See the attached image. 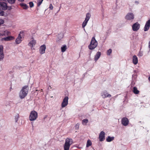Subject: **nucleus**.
<instances>
[{"mask_svg":"<svg viewBox=\"0 0 150 150\" xmlns=\"http://www.w3.org/2000/svg\"><path fill=\"white\" fill-rule=\"evenodd\" d=\"M29 87L28 86L26 85L23 87L19 93V97L21 99L24 98L27 95Z\"/></svg>","mask_w":150,"mask_h":150,"instance_id":"1","label":"nucleus"},{"mask_svg":"<svg viewBox=\"0 0 150 150\" xmlns=\"http://www.w3.org/2000/svg\"><path fill=\"white\" fill-rule=\"evenodd\" d=\"M98 42L95 37H94L92 38L90 44L88 46V48L90 50H92L96 48Z\"/></svg>","mask_w":150,"mask_h":150,"instance_id":"2","label":"nucleus"},{"mask_svg":"<svg viewBox=\"0 0 150 150\" xmlns=\"http://www.w3.org/2000/svg\"><path fill=\"white\" fill-rule=\"evenodd\" d=\"M72 140L71 139L67 138L65 140L64 145V150H69L70 146L72 144Z\"/></svg>","mask_w":150,"mask_h":150,"instance_id":"3","label":"nucleus"},{"mask_svg":"<svg viewBox=\"0 0 150 150\" xmlns=\"http://www.w3.org/2000/svg\"><path fill=\"white\" fill-rule=\"evenodd\" d=\"M38 117V113L35 110L32 111L30 112L29 119L30 121H34L36 120Z\"/></svg>","mask_w":150,"mask_h":150,"instance_id":"4","label":"nucleus"},{"mask_svg":"<svg viewBox=\"0 0 150 150\" xmlns=\"http://www.w3.org/2000/svg\"><path fill=\"white\" fill-rule=\"evenodd\" d=\"M68 97L66 96L63 100L61 104V107L62 108H64L68 104Z\"/></svg>","mask_w":150,"mask_h":150,"instance_id":"5","label":"nucleus"},{"mask_svg":"<svg viewBox=\"0 0 150 150\" xmlns=\"http://www.w3.org/2000/svg\"><path fill=\"white\" fill-rule=\"evenodd\" d=\"M7 5L6 3L4 2H0V10H6L7 8Z\"/></svg>","mask_w":150,"mask_h":150,"instance_id":"6","label":"nucleus"},{"mask_svg":"<svg viewBox=\"0 0 150 150\" xmlns=\"http://www.w3.org/2000/svg\"><path fill=\"white\" fill-rule=\"evenodd\" d=\"M122 125L124 126L127 125L129 123V120L126 117H123L121 120Z\"/></svg>","mask_w":150,"mask_h":150,"instance_id":"7","label":"nucleus"},{"mask_svg":"<svg viewBox=\"0 0 150 150\" xmlns=\"http://www.w3.org/2000/svg\"><path fill=\"white\" fill-rule=\"evenodd\" d=\"M105 134L104 131H102L100 132L99 137V139L100 141L102 142L105 140Z\"/></svg>","mask_w":150,"mask_h":150,"instance_id":"8","label":"nucleus"},{"mask_svg":"<svg viewBox=\"0 0 150 150\" xmlns=\"http://www.w3.org/2000/svg\"><path fill=\"white\" fill-rule=\"evenodd\" d=\"M46 49V46L45 45H43L41 46L39 48V52L40 54H42L45 53Z\"/></svg>","mask_w":150,"mask_h":150,"instance_id":"9","label":"nucleus"},{"mask_svg":"<svg viewBox=\"0 0 150 150\" xmlns=\"http://www.w3.org/2000/svg\"><path fill=\"white\" fill-rule=\"evenodd\" d=\"M140 24L137 22L133 24L132 26V29L134 31L138 30L140 28Z\"/></svg>","mask_w":150,"mask_h":150,"instance_id":"10","label":"nucleus"},{"mask_svg":"<svg viewBox=\"0 0 150 150\" xmlns=\"http://www.w3.org/2000/svg\"><path fill=\"white\" fill-rule=\"evenodd\" d=\"M125 18L128 20H132L134 18V16L133 13H129L126 15Z\"/></svg>","mask_w":150,"mask_h":150,"instance_id":"11","label":"nucleus"},{"mask_svg":"<svg viewBox=\"0 0 150 150\" xmlns=\"http://www.w3.org/2000/svg\"><path fill=\"white\" fill-rule=\"evenodd\" d=\"M150 27V19L146 21L145 25L144 30L145 31H147Z\"/></svg>","mask_w":150,"mask_h":150,"instance_id":"12","label":"nucleus"},{"mask_svg":"<svg viewBox=\"0 0 150 150\" xmlns=\"http://www.w3.org/2000/svg\"><path fill=\"white\" fill-rule=\"evenodd\" d=\"M3 54V46H0V60H2L4 57Z\"/></svg>","mask_w":150,"mask_h":150,"instance_id":"13","label":"nucleus"},{"mask_svg":"<svg viewBox=\"0 0 150 150\" xmlns=\"http://www.w3.org/2000/svg\"><path fill=\"white\" fill-rule=\"evenodd\" d=\"M101 96L104 98L107 97H110L111 96V95L107 93L106 91L104 92L102 94Z\"/></svg>","mask_w":150,"mask_h":150,"instance_id":"14","label":"nucleus"},{"mask_svg":"<svg viewBox=\"0 0 150 150\" xmlns=\"http://www.w3.org/2000/svg\"><path fill=\"white\" fill-rule=\"evenodd\" d=\"M21 38L22 37L21 36L20 34H19L16 40V42L17 44H19L22 41L21 40Z\"/></svg>","mask_w":150,"mask_h":150,"instance_id":"15","label":"nucleus"},{"mask_svg":"<svg viewBox=\"0 0 150 150\" xmlns=\"http://www.w3.org/2000/svg\"><path fill=\"white\" fill-rule=\"evenodd\" d=\"M132 62L134 64H137L138 62V58L136 55H134L133 56Z\"/></svg>","mask_w":150,"mask_h":150,"instance_id":"16","label":"nucleus"},{"mask_svg":"<svg viewBox=\"0 0 150 150\" xmlns=\"http://www.w3.org/2000/svg\"><path fill=\"white\" fill-rule=\"evenodd\" d=\"M101 55V53L100 52H98L94 57V60L96 62L100 58Z\"/></svg>","mask_w":150,"mask_h":150,"instance_id":"17","label":"nucleus"},{"mask_svg":"<svg viewBox=\"0 0 150 150\" xmlns=\"http://www.w3.org/2000/svg\"><path fill=\"white\" fill-rule=\"evenodd\" d=\"M36 41L35 40L33 39L30 41L28 44V45L32 47H33L36 44Z\"/></svg>","mask_w":150,"mask_h":150,"instance_id":"18","label":"nucleus"},{"mask_svg":"<svg viewBox=\"0 0 150 150\" xmlns=\"http://www.w3.org/2000/svg\"><path fill=\"white\" fill-rule=\"evenodd\" d=\"M14 38L12 36H9L6 37L4 39L5 41H9L14 39Z\"/></svg>","mask_w":150,"mask_h":150,"instance_id":"19","label":"nucleus"},{"mask_svg":"<svg viewBox=\"0 0 150 150\" xmlns=\"http://www.w3.org/2000/svg\"><path fill=\"white\" fill-rule=\"evenodd\" d=\"M20 5L23 9H26L28 8V6L26 4L21 3L20 4Z\"/></svg>","mask_w":150,"mask_h":150,"instance_id":"20","label":"nucleus"},{"mask_svg":"<svg viewBox=\"0 0 150 150\" xmlns=\"http://www.w3.org/2000/svg\"><path fill=\"white\" fill-rule=\"evenodd\" d=\"M133 92L136 94H138L139 93V91L137 90V88L136 87H133Z\"/></svg>","mask_w":150,"mask_h":150,"instance_id":"21","label":"nucleus"},{"mask_svg":"<svg viewBox=\"0 0 150 150\" xmlns=\"http://www.w3.org/2000/svg\"><path fill=\"white\" fill-rule=\"evenodd\" d=\"M114 139V137H110L109 136H108V137L106 138V141L107 142H110L111 141L113 140Z\"/></svg>","mask_w":150,"mask_h":150,"instance_id":"22","label":"nucleus"},{"mask_svg":"<svg viewBox=\"0 0 150 150\" xmlns=\"http://www.w3.org/2000/svg\"><path fill=\"white\" fill-rule=\"evenodd\" d=\"M91 17V14L89 13H86V18L85 20L88 21Z\"/></svg>","mask_w":150,"mask_h":150,"instance_id":"23","label":"nucleus"},{"mask_svg":"<svg viewBox=\"0 0 150 150\" xmlns=\"http://www.w3.org/2000/svg\"><path fill=\"white\" fill-rule=\"evenodd\" d=\"M91 17V14L89 13H86V18L85 20L88 21Z\"/></svg>","mask_w":150,"mask_h":150,"instance_id":"24","label":"nucleus"},{"mask_svg":"<svg viewBox=\"0 0 150 150\" xmlns=\"http://www.w3.org/2000/svg\"><path fill=\"white\" fill-rule=\"evenodd\" d=\"M63 36L62 34H58V39L57 40V41H58L59 40L63 38Z\"/></svg>","mask_w":150,"mask_h":150,"instance_id":"25","label":"nucleus"},{"mask_svg":"<svg viewBox=\"0 0 150 150\" xmlns=\"http://www.w3.org/2000/svg\"><path fill=\"white\" fill-rule=\"evenodd\" d=\"M92 145V142L90 140H88L87 142L86 146L88 147Z\"/></svg>","mask_w":150,"mask_h":150,"instance_id":"26","label":"nucleus"},{"mask_svg":"<svg viewBox=\"0 0 150 150\" xmlns=\"http://www.w3.org/2000/svg\"><path fill=\"white\" fill-rule=\"evenodd\" d=\"M88 120L87 119L83 120L82 121V124L83 125H86V124L88 122Z\"/></svg>","mask_w":150,"mask_h":150,"instance_id":"27","label":"nucleus"},{"mask_svg":"<svg viewBox=\"0 0 150 150\" xmlns=\"http://www.w3.org/2000/svg\"><path fill=\"white\" fill-rule=\"evenodd\" d=\"M67 49V46L66 45H64L61 47V51L62 52H64Z\"/></svg>","mask_w":150,"mask_h":150,"instance_id":"28","label":"nucleus"},{"mask_svg":"<svg viewBox=\"0 0 150 150\" xmlns=\"http://www.w3.org/2000/svg\"><path fill=\"white\" fill-rule=\"evenodd\" d=\"M88 21H86L85 20L83 22V24H82V28H84V27L86 26V25L87 23H88Z\"/></svg>","mask_w":150,"mask_h":150,"instance_id":"29","label":"nucleus"},{"mask_svg":"<svg viewBox=\"0 0 150 150\" xmlns=\"http://www.w3.org/2000/svg\"><path fill=\"white\" fill-rule=\"evenodd\" d=\"M112 50L111 49H110L107 51V54L108 55H110V54L112 53Z\"/></svg>","mask_w":150,"mask_h":150,"instance_id":"30","label":"nucleus"},{"mask_svg":"<svg viewBox=\"0 0 150 150\" xmlns=\"http://www.w3.org/2000/svg\"><path fill=\"white\" fill-rule=\"evenodd\" d=\"M43 0H38L37 6H39L42 3Z\"/></svg>","mask_w":150,"mask_h":150,"instance_id":"31","label":"nucleus"},{"mask_svg":"<svg viewBox=\"0 0 150 150\" xmlns=\"http://www.w3.org/2000/svg\"><path fill=\"white\" fill-rule=\"evenodd\" d=\"M8 3L11 4L14 3L15 2L16 0H7Z\"/></svg>","mask_w":150,"mask_h":150,"instance_id":"32","label":"nucleus"},{"mask_svg":"<svg viewBox=\"0 0 150 150\" xmlns=\"http://www.w3.org/2000/svg\"><path fill=\"white\" fill-rule=\"evenodd\" d=\"M79 123H77L75 127V128L76 129H78L79 128Z\"/></svg>","mask_w":150,"mask_h":150,"instance_id":"33","label":"nucleus"},{"mask_svg":"<svg viewBox=\"0 0 150 150\" xmlns=\"http://www.w3.org/2000/svg\"><path fill=\"white\" fill-rule=\"evenodd\" d=\"M30 6V7H33L34 6V4L32 2H30L29 3Z\"/></svg>","mask_w":150,"mask_h":150,"instance_id":"34","label":"nucleus"},{"mask_svg":"<svg viewBox=\"0 0 150 150\" xmlns=\"http://www.w3.org/2000/svg\"><path fill=\"white\" fill-rule=\"evenodd\" d=\"M4 12L3 11H0V16H3L4 14Z\"/></svg>","mask_w":150,"mask_h":150,"instance_id":"35","label":"nucleus"},{"mask_svg":"<svg viewBox=\"0 0 150 150\" xmlns=\"http://www.w3.org/2000/svg\"><path fill=\"white\" fill-rule=\"evenodd\" d=\"M49 8L50 9V10H52L53 8V7L52 4H50V6L49 7Z\"/></svg>","mask_w":150,"mask_h":150,"instance_id":"36","label":"nucleus"},{"mask_svg":"<svg viewBox=\"0 0 150 150\" xmlns=\"http://www.w3.org/2000/svg\"><path fill=\"white\" fill-rule=\"evenodd\" d=\"M138 55L140 56H142L143 55L142 53L141 52H139Z\"/></svg>","mask_w":150,"mask_h":150,"instance_id":"37","label":"nucleus"},{"mask_svg":"<svg viewBox=\"0 0 150 150\" xmlns=\"http://www.w3.org/2000/svg\"><path fill=\"white\" fill-rule=\"evenodd\" d=\"M6 34L7 35H10V33L9 31H7L6 32Z\"/></svg>","mask_w":150,"mask_h":150,"instance_id":"38","label":"nucleus"},{"mask_svg":"<svg viewBox=\"0 0 150 150\" xmlns=\"http://www.w3.org/2000/svg\"><path fill=\"white\" fill-rule=\"evenodd\" d=\"M149 47L150 49V41L149 43Z\"/></svg>","mask_w":150,"mask_h":150,"instance_id":"39","label":"nucleus"},{"mask_svg":"<svg viewBox=\"0 0 150 150\" xmlns=\"http://www.w3.org/2000/svg\"><path fill=\"white\" fill-rule=\"evenodd\" d=\"M18 1H21V2H22V1H24V0H18Z\"/></svg>","mask_w":150,"mask_h":150,"instance_id":"40","label":"nucleus"},{"mask_svg":"<svg viewBox=\"0 0 150 150\" xmlns=\"http://www.w3.org/2000/svg\"><path fill=\"white\" fill-rule=\"evenodd\" d=\"M47 117V115H45V117H44V119H45L46 117Z\"/></svg>","mask_w":150,"mask_h":150,"instance_id":"41","label":"nucleus"},{"mask_svg":"<svg viewBox=\"0 0 150 150\" xmlns=\"http://www.w3.org/2000/svg\"><path fill=\"white\" fill-rule=\"evenodd\" d=\"M148 80L149 81H150V76L148 78Z\"/></svg>","mask_w":150,"mask_h":150,"instance_id":"42","label":"nucleus"},{"mask_svg":"<svg viewBox=\"0 0 150 150\" xmlns=\"http://www.w3.org/2000/svg\"><path fill=\"white\" fill-rule=\"evenodd\" d=\"M41 91H42L43 90L42 89H41Z\"/></svg>","mask_w":150,"mask_h":150,"instance_id":"43","label":"nucleus"}]
</instances>
